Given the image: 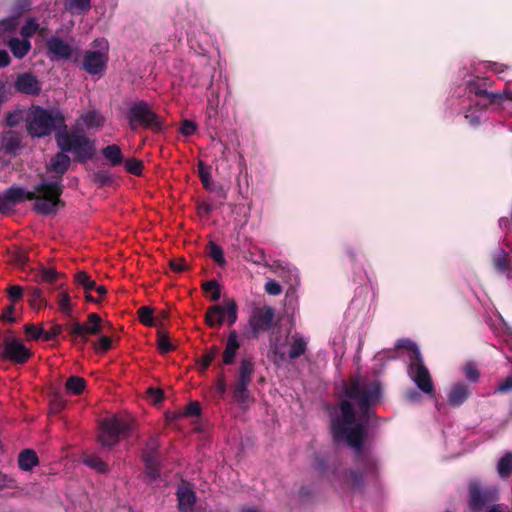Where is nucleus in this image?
<instances>
[{
    "label": "nucleus",
    "instance_id": "f257e3e1",
    "mask_svg": "<svg viewBox=\"0 0 512 512\" xmlns=\"http://www.w3.org/2000/svg\"><path fill=\"white\" fill-rule=\"evenodd\" d=\"M345 398L331 414V428L336 441L344 442L355 452L356 463L367 476L375 475L379 459L364 447L372 407L380 401L382 389L378 381L354 379L344 383Z\"/></svg>",
    "mask_w": 512,
    "mask_h": 512
},
{
    "label": "nucleus",
    "instance_id": "f03ea898",
    "mask_svg": "<svg viewBox=\"0 0 512 512\" xmlns=\"http://www.w3.org/2000/svg\"><path fill=\"white\" fill-rule=\"evenodd\" d=\"M492 85L489 78L472 77L466 81L465 87H459L451 97L452 105L456 106V110L465 115L473 127L478 126L482 121V114L479 109V103L475 97L483 96L489 100L490 104H501L504 101H512V82L506 83L502 91L489 92L487 89Z\"/></svg>",
    "mask_w": 512,
    "mask_h": 512
},
{
    "label": "nucleus",
    "instance_id": "7ed1b4c3",
    "mask_svg": "<svg viewBox=\"0 0 512 512\" xmlns=\"http://www.w3.org/2000/svg\"><path fill=\"white\" fill-rule=\"evenodd\" d=\"M3 194L11 206L24 200H36L35 211L41 215H49L56 212L60 205L61 179L43 180L34 187V191H27L21 187H10Z\"/></svg>",
    "mask_w": 512,
    "mask_h": 512
},
{
    "label": "nucleus",
    "instance_id": "20e7f679",
    "mask_svg": "<svg viewBox=\"0 0 512 512\" xmlns=\"http://www.w3.org/2000/svg\"><path fill=\"white\" fill-rule=\"evenodd\" d=\"M55 139L62 152L73 154L79 161H86L95 153L94 141L90 140L82 130L67 131L64 125L63 129L56 132Z\"/></svg>",
    "mask_w": 512,
    "mask_h": 512
},
{
    "label": "nucleus",
    "instance_id": "39448f33",
    "mask_svg": "<svg viewBox=\"0 0 512 512\" xmlns=\"http://www.w3.org/2000/svg\"><path fill=\"white\" fill-rule=\"evenodd\" d=\"M397 346L407 350L408 374L415 385L425 394L433 395L434 386L428 368L423 363L419 347L408 339H401Z\"/></svg>",
    "mask_w": 512,
    "mask_h": 512
},
{
    "label": "nucleus",
    "instance_id": "423d86ee",
    "mask_svg": "<svg viewBox=\"0 0 512 512\" xmlns=\"http://www.w3.org/2000/svg\"><path fill=\"white\" fill-rule=\"evenodd\" d=\"M64 127V115L59 109L33 107L27 118V130L33 137H43L51 134L57 127Z\"/></svg>",
    "mask_w": 512,
    "mask_h": 512
},
{
    "label": "nucleus",
    "instance_id": "0eeeda50",
    "mask_svg": "<svg viewBox=\"0 0 512 512\" xmlns=\"http://www.w3.org/2000/svg\"><path fill=\"white\" fill-rule=\"evenodd\" d=\"M126 119L132 130L138 126L160 131L162 129L161 118L153 111L148 102L136 100L129 104L126 112Z\"/></svg>",
    "mask_w": 512,
    "mask_h": 512
},
{
    "label": "nucleus",
    "instance_id": "6e6552de",
    "mask_svg": "<svg viewBox=\"0 0 512 512\" xmlns=\"http://www.w3.org/2000/svg\"><path fill=\"white\" fill-rule=\"evenodd\" d=\"M109 60V42L105 38H97L83 57V69L90 75L101 76Z\"/></svg>",
    "mask_w": 512,
    "mask_h": 512
},
{
    "label": "nucleus",
    "instance_id": "1a4fd4ad",
    "mask_svg": "<svg viewBox=\"0 0 512 512\" xmlns=\"http://www.w3.org/2000/svg\"><path fill=\"white\" fill-rule=\"evenodd\" d=\"M128 431L129 425L125 421L116 417L105 419L100 426L99 441L103 447L112 448Z\"/></svg>",
    "mask_w": 512,
    "mask_h": 512
},
{
    "label": "nucleus",
    "instance_id": "9d476101",
    "mask_svg": "<svg viewBox=\"0 0 512 512\" xmlns=\"http://www.w3.org/2000/svg\"><path fill=\"white\" fill-rule=\"evenodd\" d=\"M308 338L300 333H294L289 338V351L286 354L283 345L274 343L271 351L274 355V361L279 364L286 361L287 358L293 360L303 355L307 350Z\"/></svg>",
    "mask_w": 512,
    "mask_h": 512
},
{
    "label": "nucleus",
    "instance_id": "9b49d317",
    "mask_svg": "<svg viewBox=\"0 0 512 512\" xmlns=\"http://www.w3.org/2000/svg\"><path fill=\"white\" fill-rule=\"evenodd\" d=\"M274 309L270 306L256 307L248 320L247 336L257 338L260 333L268 331L273 323Z\"/></svg>",
    "mask_w": 512,
    "mask_h": 512
},
{
    "label": "nucleus",
    "instance_id": "f8f14e48",
    "mask_svg": "<svg viewBox=\"0 0 512 512\" xmlns=\"http://www.w3.org/2000/svg\"><path fill=\"white\" fill-rule=\"evenodd\" d=\"M237 312V305L233 300L226 301L225 306H211L206 312V323L214 327L221 326L227 320L229 325H233L237 321Z\"/></svg>",
    "mask_w": 512,
    "mask_h": 512
},
{
    "label": "nucleus",
    "instance_id": "ddd939ff",
    "mask_svg": "<svg viewBox=\"0 0 512 512\" xmlns=\"http://www.w3.org/2000/svg\"><path fill=\"white\" fill-rule=\"evenodd\" d=\"M158 447V439L156 437H152L148 440L143 450L146 476L150 481L156 480L159 477V459L157 455Z\"/></svg>",
    "mask_w": 512,
    "mask_h": 512
},
{
    "label": "nucleus",
    "instance_id": "4468645a",
    "mask_svg": "<svg viewBox=\"0 0 512 512\" xmlns=\"http://www.w3.org/2000/svg\"><path fill=\"white\" fill-rule=\"evenodd\" d=\"M46 49L51 61L70 60L74 54V48L58 36L47 39Z\"/></svg>",
    "mask_w": 512,
    "mask_h": 512
},
{
    "label": "nucleus",
    "instance_id": "2eb2a0df",
    "mask_svg": "<svg viewBox=\"0 0 512 512\" xmlns=\"http://www.w3.org/2000/svg\"><path fill=\"white\" fill-rule=\"evenodd\" d=\"M1 354L4 358L16 363L26 362L31 353L19 340L7 338L1 347Z\"/></svg>",
    "mask_w": 512,
    "mask_h": 512
},
{
    "label": "nucleus",
    "instance_id": "dca6fc26",
    "mask_svg": "<svg viewBox=\"0 0 512 512\" xmlns=\"http://www.w3.org/2000/svg\"><path fill=\"white\" fill-rule=\"evenodd\" d=\"M14 88L17 92L25 95H38L41 91V85L37 77L30 72L17 75Z\"/></svg>",
    "mask_w": 512,
    "mask_h": 512
},
{
    "label": "nucleus",
    "instance_id": "f3484780",
    "mask_svg": "<svg viewBox=\"0 0 512 512\" xmlns=\"http://www.w3.org/2000/svg\"><path fill=\"white\" fill-rule=\"evenodd\" d=\"M471 395V390L464 382H456L447 393V401L452 407L461 406Z\"/></svg>",
    "mask_w": 512,
    "mask_h": 512
},
{
    "label": "nucleus",
    "instance_id": "a211bd4d",
    "mask_svg": "<svg viewBox=\"0 0 512 512\" xmlns=\"http://www.w3.org/2000/svg\"><path fill=\"white\" fill-rule=\"evenodd\" d=\"M495 268L512 281V257L503 248L497 249L493 254Z\"/></svg>",
    "mask_w": 512,
    "mask_h": 512
},
{
    "label": "nucleus",
    "instance_id": "6ab92c4d",
    "mask_svg": "<svg viewBox=\"0 0 512 512\" xmlns=\"http://www.w3.org/2000/svg\"><path fill=\"white\" fill-rule=\"evenodd\" d=\"M178 507L180 512H192L196 496L192 489L180 486L177 490Z\"/></svg>",
    "mask_w": 512,
    "mask_h": 512
},
{
    "label": "nucleus",
    "instance_id": "aec40b11",
    "mask_svg": "<svg viewBox=\"0 0 512 512\" xmlns=\"http://www.w3.org/2000/svg\"><path fill=\"white\" fill-rule=\"evenodd\" d=\"M240 347L239 337L235 330H232L227 338L223 352V362L227 365L234 363L237 350Z\"/></svg>",
    "mask_w": 512,
    "mask_h": 512
},
{
    "label": "nucleus",
    "instance_id": "412c9836",
    "mask_svg": "<svg viewBox=\"0 0 512 512\" xmlns=\"http://www.w3.org/2000/svg\"><path fill=\"white\" fill-rule=\"evenodd\" d=\"M7 44L14 57L18 59L24 58L31 49L30 40L24 37L23 39L12 37Z\"/></svg>",
    "mask_w": 512,
    "mask_h": 512
},
{
    "label": "nucleus",
    "instance_id": "4be33fe9",
    "mask_svg": "<svg viewBox=\"0 0 512 512\" xmlns=\"http://www.w3.org/2000/svg\"><path fill=\"white\" fill-rule=\"evenodd\" d=\"M81 121L88 129H100L105 123V117L98 110H89L81 114Z\"/></svg>",
    "mask_w": 512,
    "mask_h": 512
},
{
    "label": "nucleus",
    "instance_id": "5701e85b",
    "mask_svg": "<svg viewBox=\"0 0 512 512\" xmlns=\"http://www.w3.org/2000/svg\"><path fill=\"white\" fill-rule=\"evenodd\" d=\"M70 162V157L65 152L61 151L51 158L49 170L61 176L68 170Z\"/></svg>",
    "mask_w": 512,
    "mask_h": 512
},
{
    "label": "nucleus",
    "instance_id": "b1692460",
    "mask_svg": "<svg viewBox=\"0 0 512 512\" xmlns=\"http://www.w3.org/2000/svg\"><path fill=\"white\" fill-rule=\"evenodd\" d=\"M92 6L91 0H65L64 7L72 15H83L87 13Z\"/></svg>",
    "mask_w": 512,
    "mask_h": 512
},
{
    "label": "nucleus",
    "instance_id": "393cba45",
    "mask_svg": "<svg viewBox=\"0 0 512 512\" xmlns=\"http://www.w3.org/2000/svg\"><path fill=\"white\" fill-rule=\"evenodd\" d=\"M38 464V457L31 449L23 450L18 457V465L24 471L32 470Z\"/></svg>",
    "mask_w": 512,
    "mask_h": 512
},
{
    "label": "nucleus",
    "instance_id": "a878e982",
    "mask_svg": "<svg viewBox=\"0 0 512 512\" xmlns=\"http://www.w3.org/2000/svg\"><path fill=\"white\" fill-rule=\"evenodd\" d=\"M486 501L485 494L481 491L479 487L472 486L470 488V500L469 506L472 511L479 512L482 510Z\"/></svg>",
    "mask_w": 512,
    "mask_h": 512
},
{
    "label": "nucleus",
    "instance_id": "bb28decb",
    "mask_svg": "<svg viewBox=\"0 0 512 512\" xmlns=\"http://www.w3.org/2000/svg\"><path fill=\"white\" fill-rule=\"evenodd\" d=\"M102 154L111 166H117L122 163L123 156L121 149L118 145H108L102 150Z\"/></svg>",
    "mask_w": 512,
    "mask_h": 512
},
{
    "label": "nucleus",
    "instance_id": "cd10ccee",
    "mask_svg": "<svg viewBox=\"0 0 512 512\" xmlns=\"http://www.w3.org/2000/svg\"><path fill=\"white\" fill-rule=\"evenodd\" d=\"M251 379L246 377L238 376L237 383L234 389V398L240 404H245L248 400L247 387Z\"/></svg>",
    "mask_w": 512,
    "mask_h": 512
},
{
    "label": "nucleus",
    "instance_id": "c85d7f7f",
    "mask_svg": "<svg viewBox=\"0 0 512 512\" xmlns=\"http://www.w3.org/2000/svg\"><path fill=\"white\" fill-rule=\"evenodd\" d=\"M275 272L280 276L287 277V281L290 284L297 283L299 280L298 269L289 263L277 265L275 268Z\"/></svg>",
    "mask_w": 512,
    "mask_h": 512
},
{
    "label": "nucleus",
    "instance_id": "c756f323",
    "mask_svg": "<svg viewBox=\"0 0 512 512\" xmlns=\"http://www.w3.org/2000/svg\"><path fill=\"white\" fill-rule=\"evenodd\" d=\"M497 473L501 478H507L512 473V452H505L497 462Z\"/></svg>",
    "mask_w": 512,
    "mask_h": 512
},
{
    "label": "nucleus",
    "instance_id": "7c9ffc66",
    "mask_svg": "<svg viewBox=\"0 0 512 512\" xmlns=\"http://www.w3.org/2000/svg\"><path fill=\"white\" fill-rule=\"evenodd\" d=\"M65 387L71 394H80L85 388V380L78 376H71L67 379Z\"/></svg>",
    "mask_w": 512,
    "mask_h": 512
},
{
    "label": "nucleus",
    "instance_id": "2f4dec72",
    "mask_svg": "<svg viewBox=\"0 0 512 512\" xmlns=\"http://www.w3.org/2000/svg\"><path fill=\"white\" fill-rule=\"evenodd\" d=\"M67 330L69 333L75 337H79L82 339L83 343H86L88 341L87 334V326L84 324H81L79 322H73L67 326Z\"/></svg>",
    "mask_w": 512,
    "mask_h": 512
},
{
    "label": "nucleus",
    "instance_id": "473e14b6",
    "mask_svg": "<svg viewBox=\"0 0 512 512\" xmlns=\"http://www.w3.org/2000/svg\"><path fill=\"white\" fill-rule=\"evenodd\" d=\"M38 28L39 23L37 20L34 17H30L25 21L20 33L24 38L29 39L37 32Z\"/></svg>",
    "mask_w": 512,
    "mask_h": 512
},
{
    "label": "nucleus",
    "instance_id": "72a5a7b5",
    "mask_svg": "<svg viewBox=\"0 0 512 512\" xmlns=\"http://www.w3.org/2000/svg\"><path fill=\"white\" fill-rule=\"evenodd\" d=\"M85 465L88 467L100 472L104 473L107 470L106 463L98 456L96 455H89L84 459Z\"/></svg>",
    "mask_w": 512,
    "mask_h": 512
},
{
    "label": "nucleus",
    "instance_id": "f704fd0d",
    "mask_svg": "<svg viewBox=\"0 0 512 512\" xmlns=\"http://www.w3.org/2000/svg\"><path fill=\"white\" fill-rule=\"evenodd\" d=\"M198 173L204 188L212 190L210 168L205 166L204 163L199 162Z\"/></svg>",
    "mask_w": 512,
    "mask_h": 512
},
{
    "label": "nucleus",
    "instance_id": "c9c22d12",
    "mask_svg": "<svg viewBox=\"0 0 512 512\" xmlns=\"http://www.w3.org/2000/svg\"><path fill=\"white\" fill-rule=\"evenodd\" d=\"M57 303L61 312L67 316L72 314V307L70 303V297L66 292H61L57 296Z\"/></svg>",
    "mask_w": 512,
    "mask_h": 512
},
{
    "label": "nucleus",
    "instance_id": "e433bc0d",
    "mask_svg": "<svg viewBox=\"0 0 512 512\" xmlns=\"http://www.w3.org/2000/svg\"><path fill=\"white\" fill-rule=\"evenodd\" d=\"M463 372L465 374L466 379L469 382L476 383L480 378V373L476 367V365L472 362H468L463 366Z\"/></svg>",
    "mask_w": 512,
    "mask_h": 512
},
{
    "label": "nucleus",
    "instance_id": "4c0bfd02",
    "mask_svg": "<svg viewBox=\"0 0 512 512\" xmlns=\"http://www.w3.org/2000/svg\"><path fill=\"white\" fill-rule=\"evenodd\" d=\"M203 289L205 292L211 294L212 301H218L221 296L220 286L216 280H211L203 285Z\"/></svg>",
    "mask_w": 512,
    "mask_h": 512
},
{
    "label": "nucleus",
    "instance_id": "58836bf2",
    "mask_svg": "<svg viewBox=\"0 0 512 512\" xmlns=\"http://www.w3.org/2000/svg\"><path fill=\"white\" fill-rule=\"evenodd\" d=\"M101 318L95 314V313H91L89 316H88V325L87 326V331L89 334H98L100 333L101 331Z\"/></svg>",
    "mask_w": 512,
    "mask_h": 512
},
{
    "label": "nucleus",
    "instance_id": "ea45409f",
    "mask_svg": "<svg viewBox=\"0 0 512 512\" xmlns=\"http://www.w3.org/2000/svg\"><path fill=\"white\" fill-rule=\"evenodd\" d=\"M140 321L147 326L154 325L153 311L150 307L143 306L138 311Z\"/></svg>",
    "mask_w": 512,
    "mask_h": 512
},
{
    "label": "nucleus",
    "instance_id": "a19ab883",
    "mask_svg": "<svg viewBox=\"0 0 512 512\" xmlns=\"http://www.w3.org/2000/svg\"><path fill=\"white\" fill-rule=\"evenodd\" d=\"M18 25L17 17H9L0 21V33L13 32Z\"/></svg>",
    "mask_w": 512,
    "mask_h": 512
},
{
    "label": "nucleus",
    "instance_id": "79ce46f5",
    "mask_svg": "<svg viewBox=\"0 0 512 512\" xmlns=\"http://www.w3.org/2000/svg\"><path fill=\"white\" fill-rule=\"evenodd\" d=\"M209 253L210 256L214 259L218 264H223L225 262L223 251L221 247H219L216 243H209Z\"/></svg>",
    "mask_w": 512,
    "mask_h": 512
},
{
    "label": "nucleus",
    "instance_id": "37998d69",
    "mask_svg": "<svg viewBox=\"0 0 512 512\" xmlns=\"http://www.w3.org/2000/svg\"><path fill=\"white\" fill-rule=\"evenodd\" d=\"M347 485L354 489V488H360L363 484V477L360 473L356 472V471H351L348 475H347Z\"/></svg>",
    "mask_w": 512,
    "mask_h": 512
},
{
    "label": "nucleus",
    "instance_id": "c03bdc74",
    "mask_svg": "<svg viewBox=\"0 0 512 512\" xmlns=\"http://www.w3.org/2000/svg\"><path fill=\"white\" fill-rule=\"evenodd\" d=\"M41 281L54 282L58 277V272L53 268H42L39 273Z\"/></svg>",
    "mask_w": 512,
    "mask_h": 512
},
{
    "label": "nucleus",
    "instance_id": "a18cd8bd",
    "mask_svg": "<svg viewBox=\"0 0 512 512\" xmlns=\"http://www.w3.org/2000/svg\"><path fill=\"white\" fill-rule=\"evenodd\" d=\"M264 290L269 295L277 296L281 294L282 287L277 281L271 279L265 283Z\"/></svg>",
    "mask_w": 512,
    "mask_h": 512
},
{
    "label": "nucleus",
    "instance_id": "49530a36",
    "mask_svg": "<svg viewBox=\"0 0 512 512\" xmlns=\"http://www.w3.org/2000/svg\"><path fill=\"white\" fill-rule=\"evenodd\" d=\"M254 371L253 364L248 360H242L239 368V376L251 379Z\"/></svg>",
    "mask_w": 512,
    "mask_h": 512
},
{
    "label": "nucleus",
    "instance_id": "de8ad7c7",
    "mask_svg": "<svg viewBox=\"0 0 512 512\" xmlns=\"http://www.w3.org/2000/svg\"><path fill=\"white\" fill-rule=\"evenodd\" d=\"M482 65L485 69L490 70L495 74H501L508 69V66L498 62L485 61Z\"/></svg>",
    "mask_w": 512,
    "mask_h": 512
},
{
    "label": "nucleus",
    "instance_id": "09e8293b",
    "mask_svg": "<svg viewBox=\"0 0 512 512\" xmlns=\"http://www.w3.org/2000/svg\"><path fill=\"white\" fill-rule=\"evenodd\" d=\"M126 170L132 174L140 175L142 172L143 164L136 159L128 160L125 164Z\"/></svg>",
    "mask_w": 512,
    "mask_h": 512
},
{
    "label": "nucleus",
    "instance_id": "8fccbe9b",
    "mask_svg": "<svg viewBox=\"0 0 512 512\" xmlns=\"http://www.w3.org/2000/svg\"><path fill=\"white\" fill-rule=\"evenodd\" d=\"M8 296L11 302L15 303L22 299L23 288L19 285L10 286L8 289Z\"/></svg>",
    "mask_w": 512,
    "mask_h": 512
},
{
    "label": "nucleus",
    "instance_id": "3c124183",
    "mask_svg": "<svg viewBox=\"0 0 512 512\" xmlns=\"http://www.w3.org/2000/svg\"><path fill=\"white\" fill-rule=\"evenodd\" d=\"M93 180L100 186H104L112 181V177L106 171H98L94 174Z\"/></svg>",
    "mask_w": 512,
    "mask_h": 512
},
{
    "label": "nucleus",
    "instance_id": "603ef678",
    "mask_svg": "<svg viewBox=\"0 0 512 512\" xmlns=\"http://www.w3.org/2000/svg\"><path fill=\"white\" fill-rule=\"evenodd\" d=\"M25 332L33 339L43 337L44 329L42 327H36L32 324L25 325Z\"/></svg>",
    "mask_w": 512,
    "mask_h": 512
},
{
    "label": "nucleus",
    "instance_id": "864d4df0",
    "mask_svg": "<svg viewBox=\"0 0 512 512\" xmlns=\"http://www.w3.org/2000/svg\"><path fill=\"white\" fill-rule=\"evenodd\" d=\"M61 331H62V326L59 324H54L49 330L44 331L43 338L46 341L53 340L59 336Z\"/></svg>",
    "mask_w": 512,
    "mask_h": 512
},
{
    "label": "nucleus",
    "instance_id": "5fc2aeb1",
    "mask_svg": "<svg viewBox=\"0 0 512 512\" xmlns=\"http://www.w3.org/2000/svg\"><path fill=\"white\" fill-rule=\"evenodd\" d=\"M180 131L184 136H190L196 131V124L190 120H184Z\"/></svg>",
    "mask_w": 512,
    "mask_h": 512
},
{
    "label": "nucleus",
    "instance_id": "6e6d98bb",
    "mask_svg": "<svg viewBox=\"0 0 512 512\" xmlns=\"http://www.w3.org/2000/svg\"><path fill=\"white\" fill-rule=\"evenodd\" d=\"M11 96V89L4 81L0 80V103L8 101L11 98Z\"/></svg>",
    "mask_w": 512,
    "mask_h": 512
},
{
    "label": "nucleus",
    "instance_id": "4d7b16f0",
    "mask_svg": "<svg viewBox=\"0 0 512 512\" xmlns=\"http://www.w3.org/2000/svg\"><path fill=\"white\" fill-rule=\"evenodd\" d=\"M158 348L161 352H169L172 349V344L169 338L163 334L158 337Z\"/></svg>",
    "mask_w": 512,
    "mask_h": 512
},
{
    "label": "nucleus",
    "instance_id": "13d9d810",
    "mask_svg": "<svg viewBox=\"0 0 512 512\" xmlns=\"http://www.w3.org/2000/svg\"><path fill=\"white\" fill-rule=\"evenodd\" d=\"M111 347V340L107 336H102L95 344V349L98 352H105Z\"/></svg>",
    "mask_w": 512,
    "mask_h": 512
},
{
    "label": "nucleus",
    "instance_id": "bf43d9fd",
    "mask_svg": "<svg viewBox=\"0 0 512 512\" xmlns=\"http://www.w3.org/2000/svg\"><path fill=\"white\" fill-rule=\"evenodd\" d=\"M218 350L216 348L212 349L211 351L207 352L202 359V368L203 370L207 369L208 366L212 363L215 356L217 355Z\"/></svg>",
    "mask_w": 512,
    "mask_h": 512
},
{
    "label": "nucleus",
    "instance_id": "052dcab7",
    "mask_svg": "<svg viewBox=\"0 0 512 512\" xmlns=\"http://www.w3.org/2000/svg\"><path fill=\"white\" fill-rule=\"evenodd\" d=\"M512 390V377H507L501 384L497 387V392L506 393Z\"/></svg>",
    "mask_w": 512,
    "mask_h": 512
},
{
    "label": "nucleus",
    "instance_id": "680f3d73",
    "mask_svg": "<svg viewBox=\"0 0 512 512\" xmlns=\"http://www.w3.org/2000/svg\"><path fill=\"white\" fill-rule=\"evenodd\" d=\"M405 398L410 403H418L421 400V394L418 391L411 389L406 392Z\"/></svg>",
    "mask_w": 512,
    "mask_h": 512
},
{
    "label": "nucleus",
    "instance_id": "e2e57ef3",
    "mask_svg": "<svg viewBox=\"0 0 512 512\" xmlns=\"http://www.w3.org/2000/svg\"><path fill=\"white\" fill-rule=\"evenodd\" d=\"M89 279H90V276L84 271H80L75 275L76 283L82 287H84L86 285V283H87V281H89Z\"/></svg>",
    "mask_w": 512,
    "mask_h": 512
},
{
    "label": "nucleus",
    "instance_id": "0e129e2a",
    "mask_svg": "<svg viewBox=\"0 0 512 512\" xmlns=\"http://www.w3.org/2000/svg\"><path fill=\"white\" fill-rule=\"evenodd\" d=\"M198 208V212L199 214L201 215H208L212 212L213 210V207L211 204L207 203V202H201L198 204L197 206Z\"/></svg>",
    "mask_w": 512,
    "mask_h": 512
},
{
    "label": "nucleus",
    "instance_id": "69168bd1",
    "mask_svg": "<svg viewBox=\"0 0 512 512\" xmlns=\"http://www.w3.org/2000/svg\"><path fill=\"white\" fill-rule=\"evenodd\" d=\"M42 297V290L34 287L30 290V302L32 305Z\"/></svg>",
    "mask_w": 512,
    "mask_h": 512
},
{
    "label": "nucleus",
    "instance_id": "338daca9",
    "mask_svg": "<svg viewBox=\"0 0 512 512\" xmlns=\"http://www.w3.org/2000/svg\"><path fill=\"white\" fill-rule=\"evenodd\" d=\"M200 413V406L196 402L190 403L186 408V414L196 416Z\"/></svg>",
    "mask_w": 512,
    "mask_h": 512
},
{
    "label": "nucleus",
    "instance_id": "774afa93",
    "mask_svg": "<svg viewBox=\"0 0 512 512\" xmlns=\"http://www.w3.org/2000/svg\"><path fill=\"white\" fill-rule=\"evenodd\" d=\"M149 393L151 395V400L154 402V403H159L162 401V396H163V393L161 390L159 389H154V388H150L149 389Z\"/></svg>",
    "mask_w": 512,
    "mask_h": 512
}]
</instances>
